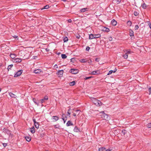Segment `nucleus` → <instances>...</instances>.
Masks as SVG:
<instances>
[{"instance_id":"4be33fe9","label":"nucleus","mask_w":151,"mask_h":151,"mask_svg":"<svg viewBox=\"0 0 151 151\" xmlns=\"http://www.w3.org/2000/svg\"><path fill=\"white\" fill-rule=\"evenodd\" d=\"M63 40L64 42H67L68 40V38L67 37H63Z\"/></svg>"},{"instance_id":"f8f14e48","label":"nucleus","mask_w":151,"mask_h":151,"mask_svg":"<svg viewBox=\"0 0 151 151\" xmlns=\"http://www.w3.org/2000/svg\"><path fill=\"white\" fill-rule=\"evenodd\" d=\"M73 131L75 132H80V130L76 126L74 127Z\"/></svg>"},{"instance_id":"37998d69","label":"nucleus","mask_w":151,"mask_h":151,"mask_svg":"<svg viewBox=\"0 0 151 151\" xmlns=\"http://www.w3.org/2000/svg\"><path fill=\"white\" fill-rule=\"evenodd\" d=\"M93 77L92 76H90V77H86L85 78V80H87L88 79H89V78H92Z\"/></svg>"},{"instance_id":"e2e57ef3","label":"nucleus","mask_w":151,"mask_h":151,"mask_svg":"<svg viewBox=\"0 0 151 151\" xmlns=\"http://www.w3.org/2000/svg\"><path fill=\"white\" fill-rule=\"evenodd\" d=\"M77 114L76 113H73V116H76Z\"/></svg>"},{"instance_id":"9b49d317","label":"nucleus","mask_w":151,"mask_h":151,"mask_svg":"<svg viewBox=\"0 0 151 151\" xmlns=\"http://www.w3.org/2000/svg\"><path fill=\"white\" fill-rule=\"evenodd\" d=\"M112 24L114 26H115L117 24V22L114 19H113L111 22Z\"/></svg>"},{"instance_id":"412c9836","label":"nucleus","mask_w":151,"mask_h":151,"mask_svg":"<svg viewBox=\"0 0 151 151\" xmlns=\"http://www.w3.org/2000/svg\"><path fill=\"white\" fill-rule=\"evenodd\" d=\"M93 34H91L89 35V39L90 40H91L93 39H95L94 37H93Z\"/></svg>"},{"instance_id":"6e6d98bb","label":"nucleus","mask_w":151,"mask_h":151,"mask_svg":"<svg viewBox=\"0 0 151 151\" xmlns=\"http://www.w3.org/2000/svg\"><path fill=\"white\" fill-rule=\"evenodd\" d=\"M37 56H33V58L34 59H36L37 58Z\"/></svg>"},{"instance_id":"0eeeda50","label":"nucleus","mask_w":151,"mask_h":151,"mask_svg":"<svg viewBox=\"0 0 151 151\" xmlns=\"http://www.w3.org/2000/svg\"><path fill=\"white\" fill-rule=\"evenodd\" d=\"M22 59L19 58H15L14 59V62L15 63H20L22 61Z\"/></svg>"},{"instance_id":"09e8293b","label":"nucleus","mask_w":151,"mask_h":151,"mask_svg":"<svg viewBox=\"0 0 151 151\" xmlns=\"http://www.w3.org/2000/svg\"><path fill=\"white\" fill-rule=\"evenodd\" d=\"M149 94L150 95L151 94V88H149Z\"/></svg>"},{"instance_id":"39448f33","label":"nucleus","mask_w":151,"mask_h":151,"mask_svg":"<svg viewBox=\"0 0 151 151\" xmlns=\"http://www.w3.org/2000/svg\"><path fill=\"white\" fill-rule=\"evenodd\" d=\"M63 70H60L58 71L56 73V74L59 77H61L62 76L63 74Z\"/></svg>"},{"instance_id":"b1692460","label":"nucleus","mask_w":151,"mask_h":151,"mask_svg":"<svg viewBox=\"0 0 151 151\" xmlns=\"http://www.w3.org/2000/svg\"><path fill=\"white\" fill-rule=\"evenodd\" d=\"M101 35L100 34H95V39L99 38L101 37Z\"/></svg>"},{"instance_id":"4d7b16f0","label":"nucleus","mask_w":151,"mask_h":151,"mask_svg":"<svg viewBox=\"0 0 151 151\" xmlns=\"http://www.w3.org/2000/svg\"><path fill=\"white\" fill-rule=\"evenodd\" d=\"M67 113L68 114V116H69V117H70V112H67Z\"/></svg>"},{"instance_id":"a18cd8bd","label":"nucleus","mask_w":151,"mask_h":151,"mask_svg":"<svg viewBox=\"0 0 151 151\" xmlns=\"http://www.w3.org/2000/svg\"><path fill=\"white\" fill-rule=\"evenodd\" d=\"M127 54H131V51L130 50H126V53Z\"/></svg>"},{"instance_id":"a19ab883","label":"nucleus","mask_w":151,"mask_h":151,"mask_svg":"<svg viewBox=\"0 0 151 151\" xmlns=\"http://www.w3.org/2000/svg\"><path fill=\"white\" fill-rule=\"evenodd\" d=\"M134 14L135 16H137L139 14V13L135 11L134 12Z\"/></svg>"},{"instance_id":"6e6552de","label":"nucleus","mask_w":151,"mask_h":151,"mask_svg":"<svg viewBox=\"0 0 151 151\" xmlns=\"http://www.w3.org/2000/svg\"><path fill=\"white\" fill-rule=\"evenodd\" d=\"M129 35L132 37H134V32L131 29H130Z\"/></svg>"},{"instance_id":"58836bf2","label":"nucleus","mask_w":151,"mask_h":151,"mask_svg":"<svg viewBox=\"0 0 151 151\" xmlns=\"http://www.w3.org/2000/svg\"><path fill=\"white\" fill-rule=\"evenodd\" d=\"M113 73V70H110L109 71L107 74V75H109Z\"/></svg>"},{"instance_id":"338daca9","label":"nucleus","mask_w":151,"mask_h":151,"mask_svg":"<svg viewBox=\"0 0 151 151\" xmlns=\"http://www.w3.org/2000/svg\"><path fill=\"white\" fill-rule=\"evenodd\" d=\"M64 115H65V114H63L62 116L63 118H64V116H63Z\"/></svg>"},{"instance_id":"f257e3e1","label":"nucleus","mask_w":151,"mask_h":151,"mask_svg":"<svg viewBox=\"0 0 151 151\" xmlns=\"http://www.w3.org/2000/svg\"><path fill=\"white\" fill-rule=\"evenodd\" d=\"M91 99L93 103L96 106H99L102 105V103L100 101L96 99L95 98L91 97Z\"/></svg>"},{"instance_id":"9d476101","label":"nucleus","mask_w":151,"mask_h":151,"mask_svg":"<svg viewBox=\"0 0 151 151\" xmlns=\"http://www.w3.org/2000/svg\"><path fill=\"white\" fill-rule=\"evenodd\" d=\"M9 94L10 96V97L12 98H16V97H17V96L12 92L9 93Z\"/></svg>"},{"instance_id":"6ab92c4d","label":"nucleus","mask_w":151,"mask_h":151,"mask_svg":"<svg viewBox=\"0 0 151 151\" xmlns=\"http://www.w3.org/2000/svg\"><path fill=\"white\" fill-rule=\"evenodd\" d=\"M30 131L32 133H34L35 132V128L34 127H33L32 128H30Z\"/></svg>"},{"instance_id":"bf43d9fd","label":"nucleus","mask_w":151,"mask_h":151,"mask_svg":"<svg viewBox=\"0 0 151 151\" xmlns=\"http://www.w3.org/2000/svg\"><path fill=\"white\" fill-rule=\"evenodd\" d=\"M64 32H65V35H68V32H67L65 31Z\"/></svg>"},{"instance_id":"5701e85b","label":"nucleus","mask_w":151,"mask_h":151,"mask_svg":"<svg viewBox=\"0 0 151 151\" xmlns=\"http://www.w3.org/2000/svg\"><path fill=\"white\" fill-rule=\"evenodd\" d=\"M75 81H73L69 83V85L70 86H74L75 84Z\"/></svg>"},{"instance_id":"a211bd4d","label":"nucleus","mask_w":151,"mask_h":151,"mask_svg":"<svg viewBox=\"0 0 151 151\" xmlns=\"http://www.w3.org/2000/svg\"><path fill=\"white\" fill-rule=\"evenodd\" d=\"M16 56V55L14 54H10V57L12 59H14L15 58Z\"/></svg>"},{"instance_id":"5fc2aeb1","label":"nucleus","mask_w":151,"mask_h":151,"mask_svg":"<svg viewBox=\"0 0 151 151\" xmlns=\"http://www.w3.org/2000/svg\"><path fill=\"white\" fill-rule=\"evenodd\" d=\"M148 25L149 26V27L150 28H151V23H149L148 24Z\"/></svg>"},{"instance_id":"423d86ee","label":"nucleus","mask_w":151,"mask_h":151,"mask_svg":"<svg viewBox=\"0 0 151 151\" xmlns=\"http://www.w3.org/2000/svg\"><path fill=\"white\" fill-rule=\"evenodd\" d=\"M48 99V97L47 96H44L43 99L40 100V102L41 103H42L44 102L45 100H47Z\"/></svg>"},{"instance_id":"a878e982","label":"nucleus","mask_w":151,"mask_h":151,"mask_svg":"<svg viewBox=\"0 0 151 151\" xmlns=\"http://www.w3.org/2000/svg\"><path fill=\"white\" fill-rule=\"evenodd\" d=\"M87 10V8H84L82 9H81V12H85Z\"/></svg>"},{"instance_id":"1a4fd4ad","label":"nucleus","mask_w":151,"mask_h":151,"mask_svg":"<svg viewBox=\"0 0 151 151\" xmlns=\"http://www.w3.org/2000/svg\"><path fill=\"white\" fill-rule=\"evenodd\" d=\"M66 125L67 126H69L71 125H73V124L71 121H68L67 122Z\"/></svg>"},{"instance_id":"f03ea898","label":"nucleus","mask_w":151,"mask_h":151,"mask_svg":"<svg viewBox=\"0 0 151 151\" xmlns=\"http://www.w3.org/2000/svg\"><path fill=\"white\" fill-rule=\"evenodd\" d=\"M102 118L106 120H108L110 119V117L108 115L104 113V111L102 112Z\"/></svg>"},{"instance_id":"c756f323","label":"nucleus","mask_w":151,"mask_h":151,"mask_svg":"<svg viewBox=\"0 0 151 151\" xmlns=\"http://www.w3.org/2000/svg\"><path fill=\"white\" fill-rule=\"evenodd\" d=\"M54 127L55 128L59 129L60 128V125H59V124H57L54 125Z\"/></svg>"},{"instance_id":"680f3d73","label":"nucleus","mask_w":151,"mask_h":151,"mask_svg":"<svg viewBox=\"0 0 151 151\" xmlns=\"http://www.w3.org/2000/svg\"><path fill=\"white\" fill-rule=\"evenodd\" d=\"M135 27L136 28H138L139 27V26H138V25H136L135 26Z\"/></svg>"},{"instance_id":"3c124183","label":"nucleus","mask_w":151,"mask_h":151,"mask_svg":"<svg viewBox=\"0 0 151 151\" xmlns=\"http://www.w3.org/2000/svg\"><path fill=\"white\" fill-rule=\"evenodd\" d=\"M67 21L68 23H71L72 22V20L71 19H69Z\"/></svg>"},{"instance_id":"603ef678","label":"nucleus","mask_w":151,"mask_h":151,"mask_svg":"<svg viewBox=\"0 0 151 151\" xmlns=\"http://www.w3.org/2000/svg\"><path fill=\"white\" fill-rule=\"evenodd\" d=\"M33 121L34 122V124H35V123H37V122H36V120L35 119H33Z\"/></svg>"},{"instance_id":"f704fd0d","label":"nucleus","mask_w":151,"mask_h":151,"mask_svg":"<svg viewBox=\"0 0 151 151\" xmlns=\"http://www.w3.org/2000/svg\"><path fill=\"white\" fill-rule=\"evenodd\" d=\"M75 36H76V37L78 39H79L80 38V37H81L80 35L79 34H75Z\"/></svg>"},{"instance_id":"69168bd1","label":"nucleus","mask_w":151,"mask_h":151,"mask_svg":"<svg viewBox=\"0 0 151 151\" xmlns=\"http://www.w3.org/2000/svg\"><path fill=\"white\" fill-rule=\"evenodd\" d=\"M116 1L118 2H120L121 0H116Z\"/></svg>"},{"instance_id":"393cba45","label":"nucleus","mask_w":151,"mask_h":151,"mask_svg":"<svg viewBox=\"0 0 151 151\" xmlns=\"http://www.w3.org/2000/svg\"><path fill=\"white\" fill-rule=\"evenodd\" d=\"M102 31L104 32H108L110 31L109 29H103Z\"/></svg>"},{"instance_id":"79ce46f5","label":"nucleus","mask_w":151,"mask_h":151,"mask_svg":"<svg viewBox=\"0 0 151 151\" xmlns=\"http://www.w3.org/2000/svg\"><path fill=\"white\" fill-rule=\"evenodd\" d=\"M147 127L148 128H151V123H149L147 125Z\"/></svg>"},{"instance_id":"473e14b6","label":"nucleus","mask_w":151,"mask_h":151,"mask_svg":"<svg viewBox=\"0 0 151 151\" xmlns=\"http://www.w3.org/2000/svg\"><path fill=\"white\" fill-rule=\"evenodd\" d=\"M113 149V148L112 147H110L108 149H107V150H106L105 151H111Z\"/></svg>"},{"instance_id":"13d9d810","label":"nucleus","mask_w":151,"mask_h":151,"mask_svg":"<svg viewBox=\"0 0 151 151\" xmlns=\"http://www.w3.org/2000/svg\"><path fill=\"white\" fill-rule=\"evenodd\" d=\"M62 119L63 120V121H64V123H65V122H66V119L65 120V118H62Z\"/></svg>"},{"instance_id":"de8ad7c7","label":"nucleus","mask_w":151,"mask_h":151,"mask_svg":"<svg viewBox=\"0 0 151 151\" xmlns=\"http://www.w3.org/2000/svg\"><path fill=\"white\" fill-rule=\"evenodd\" d=\"M33 101H34V102L35 104H37V105H38V104H39V102H37L35 101V99H33Z\"/></svg>"},{"instance_id":"f3484780","label":"nucleus","mask_w":151,"mask_h":151,"mask_svg":"<svg viewBox=\"0 0 151 151\" xmlns=\"http://www.w3.org/2000/svg\"><path fill=\"white\" fill-rule=\"evenodd\" d=\"M3 132L6 133H8L9 132V130L6 128H4L3 129Z\"/></svg>"},{"instance_id":"864d4df0","label":"nucleus","mask_w":151,"mask_h":151,"mask_svg":"<svg viewBox=\"0 0 151 151\" xmlns=\"http://www.w3.org/2000/svg\"><path fill=\"white\" fill-rule=\"evenodd\" d=\"M117 70V69L115 68L114 70H113V73H115Z\"/></svg>"},{"instance_id":"cd10ccee","label":"nucleus","mask_w":151,"mask_h":151,"mask_svg":"<svg viewBox=\"0 0 151 151\" xmlns=\"http://www.w3.org/2000/svg\"><path fill=\"white\" fill-rule=\"evenodd\" d=\"M122 56L124 58L126 59L128 58V55L127 53H126L124 54Z\"/></svg>"},{"instance_id":"ea45409f","label":"nucleus","mask_w":151,"mask_h":151,"mask_svg":"<svg viewBox=\"0 0 151 151\" xmlns=\"http://www.w3.org/2000/svg\"><path fill=\"white\" fill-rule=\"evenodd\" d=\"M142 7L143 8L145 9L146 7V4L145 3H144L142 5Z\"/></svg>"},{"instance_id":"e433bc0d","label":"nucleus","mask_w":151,"mask_h":151,"mask_svg":"<svg viewBox=\"0 0 151 151\" xmlns=\"http://www.w3.org/2000/svg\"><path fill=\"white\" fill-rule=\"evenodd\" d=\"M13 65L11 64L8 65V69L9 70V69H11V68L13 67Z\"/></svg>"},{"instance_id":"4468645a","label":"nucleus","mask_w":151,"mask_h":151,"mask_svg":"<svg viewBox=\"0 0 151 151\" xmlns=\"http://www.w3.org/2000/svg\"><path fill=\"white\" fill-rule=\"evenodd\" d=\"M58 119L59 118L57 116H53L52 117V119H54L55 120V121H57L58 120Z\"/></svg>"},{"instance_id":"ddd939ff","label":"nucleus","mask_w":151,"mask_h":151,"mask_svg":"<svg viewBox=\"0 0 151 151\" xmlns=\"http://www.w3.org/2000/svg\"><path fill=\"white\" fill-rule=\"evenodd\" d=\"M99 72L98 70L93 71L91 72V74L93 75H95L96 74H99Z\"/></svg>"},{"instance_id":"774afa93","label":"nucleus","mask_w":151,"mask_h":151,"mask_svg":"<svg viewBox=\"0 0 151 151\" xmlns=\"http://www.w3.org/2000/svg\"><path fill=\"white\" fill-rule=\"evenodd\" d=\"M95 61H97V62L98 61V58H96L95 59Z\"/></svg>"},{"instance_id":"20e7f679","label":"nucleus","mask_w":151,"mask_h":151,"mask_svg":"<svg viewBox=\"0 0 151 151\" xmlns=\"http://www.w3.org/2000/svg\"><path fill=\"white\" fill-rule=\"evenodd\" d=\"M23 71V70H18L17 73L15 74L14 75V77H16L19 76L22 73Z\"/></svg>"},{"instance_id":"2eb2a0df","label":"nucleus","mask_w":151,"mask_h":151,"mask_svg":"<svg viewBox=\"0 0 151 151\" xmlns=\"http://www.w3.org/2000/svg\"><path fill=\"white\" fill-rule=\"evenodd\" d=\"M41 72V70L40 69H37L34 71V72L36 74H39Z\"/></svg>"},{"instance_id":"c03bdc74","label":"nucleus","mask_w":151,"mask_h":151,"mask_svg":"<svg viewBox=\"0 0 151 151\" xmlns=\"http://www.w3.org/2000/svg\"><path fill=\"white\" fill-rule=\"evenodd\" d=\"M90 49V47L88 46H87L86 48V50L87 51H89V50Z\"/></svg>"},{"instance_id":"c9c22d12","label":"nucleus","mask_w":151,"mask_h":151,"mask_svg":"<svg viewBox=\"0 0 151 151\" xmlns=\"http://www.w3.org/2000/svg\"><path fill=\"white\" fill-rule=\"evenodd\" d=\"M80 61L81 63H86V59H82L80 60Z\"/></svg>"},{"instance_id":"c85d7f7f","label":"nucleus","mask_w":151,"mask_h":151,"mask_svg":"<svg viewBox=\"0 0 151 151\" xmlns=\"http://www.w3.org/2000/svg\"><path fill=\"white\" fill-rule=\"evenodd\" d=\"M127 131L125 129H123L122 131V134L124 135L127 133Z\"/></svg>"},{"instance_id":"7c9ffc66","label":"nucleus","mask_w":151,"mask_h":151,"mask_svg":"<svg viewBox=\"0 0 151 151\" xmlns=\"http://www.w3.org/2000/svg\"><path fill=\"white\" fill-rule=\"evenodd\" d=\"M49 8V6L48 5H46L45 6H44V7L41 9V10H43V9H47Z\"/></svg>"},{"instance_id":"72a5a7b5","label":"nucleus","mask_w":151,"mask_h":151,"mask_svg":"<svg viewBox=\"0 0 151 151\" xmlns=\"http://www.w3.org/2000/svg\"><path fill=\"white\" fill-rule=\"evenodd\" d=\"M16 40H18V37L17 35H14L12 36Z\"/></svg>"},{"instance_id":"dca6fc26","label":"nucleus","mask_w":151,"mask_h":151,"mask_svg":"<svg viewBox=\"0 0 151 151\" xmlns=\"http://www.w3.org/2000/svg\"><path fill=\"white\" fill-rule=\"evenodd\" d=\"M25 139L26 141L29 142H30L31 140V138L30 137L26 136L25 137Z\"/></svg>"},{"instance_id":"2f4dec72","label":"nucleus","mask_w":151,"mask_h":151,"mask_svg":"<svg viewBox=\"0 0 151 151\" xmlns=\"http://www.w3.org/2000/svg\"><path fill=\"white\" fill-rule=\"evenodd\" d=\"M67 56L65 54H62L61 55V57L63 59L66 58Z\"/></svg>"},{"instance_id":"49530a36","label":"nucleus","mask_w":151,"mask_h":151,"mask_svg":"<svg viewBox=\"0 0 151 151\" xmlns=\"http://www.w3.org/2000/svg\"><path fill=\"white\" fill-rule=\"evenodd\" d=\"M2 145L4 147H5L7 145V144L6 143H3Z\"/></svg>"},{"instance_id":"8fccbe9b","label":"nucleus","mask_w":151,"mask_h":151,"mask_svg":"<svg viewBox=\"0 0 151 151\" xmlns=\"http://www.w3.org/2000/svg\"><path fill=\"white\" fill-rule=\"evenodd\" d=\"M108 39L110 41H111L112 40V38L111 37H109Z\"/></svg>"},{"instance_id":"aec40b11","label":"nucleus","mask_w":151,"mask_h":151,"mask_svg":"<svg viewBox=\"0 0 151 151\" xmlns=\"http://www.w3.org/2000/svg\"><path fill=\"white\" fill-rule=\"evenodd\" d=\"M106 149V148L104 147H101L99 149V151H105Z\"/></svg>"},{"instance_id":"4c0bfd02","label":"nucleus","mask_w":151,"mask_h":151,"mask_svg":"<svg viewBox=\"0 0 151 151\" xmlns=\"http://www.w3.org/2000/svg\"><path fill=\"white\" fill-rule=\"evenodd\" d=\"M127 24L128 25L130 26H131V25L132 24V22L130 21H128L127 22Z\"/></svg>"},{"instance_id":"0e129e2a","label":"nucleus","mask_w":151,"mask_h":151,"mask_svg":"<svg viewBox=\"0 0 151 151\" xmlns=\"http://www.w3.org/2000/svg\"><path fill=\"white\" fill-rule=\"evenodd\" d=\"M71 110V109L70 108L68 110V112H70V110Z\"/></svg>"},{"instance_id":"bb28decb","label":"nucleus","mask_w":151,"mask_h":151,"mask_svg":"<svg viewBox=\"0 0 151 151\" xmlns=\"http://www.w3.org/2000/svg\"><path fill=\"white\" fill-rule=\"evenodd\" d=\"M35 126V127L37 129H38L39 128V124L38 122L37 123H35V124H34Z\"/></svg>"},{"instance_id":"7ed1b4c3","label":"nucleus","mask_w":151,"mask_h":151,"mask_svg":"<svg viewBox=\"0 0 151 151\" xmlns=\"http://www.w3.org/2000/svg\"><path fill=\"white\" fill-rule=\"evenodd\" d=\"M78 70L76 69L71 68L70 70V72L73 74H76L78 73Z\"/></svg>"},{"instance_id":"052dcab7","label":"nucleus","mask_w":151,"mask_h":151,"mask_svg":"<svg viewBox=\"0 0 151 151\" xmlns=\"http://www.w3.org/2000/svg\"><path fill=\"white\" fill-rule=\"evenodd\" d=\"M76 112L77 113H78V111H80V110H79V109H78V110H76Z\"/></svg>"}]
</instances>
